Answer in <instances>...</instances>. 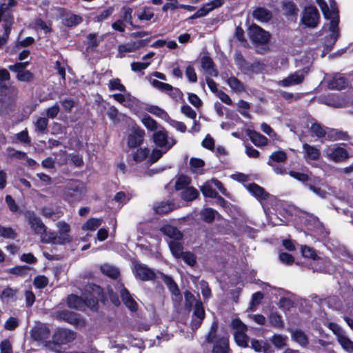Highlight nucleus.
Here are the masks:
<instances>
[{"label": "nucleus", "instance_id": "nucleus-1", "mask_svg": "<svg viewBox=\"0 0 353 353\" xmlns=\"http://www.w3.org/2000/svg\"><path fill=\"white\" fill-rule=\"evenodd\" d=\"M316 3L320 7L324 17L330 20V37L334 43L339 37V31L338 28L339 16L338 10L336 8V3L334 0H330V8H329L325 0H316Z\"/></svg>", "mask_w": 353, "mask_h": 353}, {"label": "nucleus", "instance_id": "nucleus-2", "mask_svg": "<svg viewBox=\"0 0 353 353\" xmlns=\"http://www.w3.org/2000/svg\"><path fill=\"white\" fill-rule=\"evenodd\" d=\"M88 288L92 291L90 296L85 297V299H83L77 295H70L67 299L69 307L77 310H83L85 307H94L96 305L98 296L101 292V290L99 286L96 285H90Z\"/></svg>", "mask_w": 353, "mask_h": 353}, {"label": "nucleus", "instance_id": "nucleus-3", "mask_svg": "<svg viewBox=\"0 0 353 353\" xmlns=\"http://www.w3.org/2000/svg\"><path fill=\"white\" fill-rule=\"evenodd\" d=\"M86 192L85 185L81 182H71L63 190V197L70 203L79 201Z\"/></svg>", "mask_w": 353, "mask_h": 353}, {"label": "nucleus", "instance_id": "nucleus-4", "mask_svg": "<svg viewBox=\"0 0 353 353\" xmlns=\"http://www.w3.org/2000/svg\"><path fill=\"white\" fill-rule=\"evenodd\" d=\"M60 235L58 236L54 233H49V237L42 236V242L46 243L63 244L70 243L72 237L68 234L70 231V225L64 221H59L57 223Z\"/></svg>", "mask_w": 353, "mask_h": 353}, {"label": "nucleus", "instance_id": "nucleus-5", "mask_svg": "<svg viewBox=\"0 0 353 353\" xmlns=\"http://www.w3.org/2000/svg\"><path fill=\"white\" fill-rule=\"evenodd\" d=\"M152 140L157 147L168 151L176 143V141L173 137L168 136V132L163 127H160L159 130L153 133Z\"/></svg>", "mask_w": 353, "mask_h": 353}, {"label": "nucleus", "instance_id": "nucleus-6", "mask_svg": "<svg viewBox=\"0 0 353 353\" xmlns=\"http://www.w3.org/2000/svg\"><path fill=\"white\" fill-rule=\"evenodd\" d=\"M328 327L336 335L337 341L342 348L350 353L353 352V341L346 336L345 332L341 327L334 323H330Z\"/></svg>", "mask_w": 353, "mask_h": 353}, {"label": "nucleus", "instance_id": "nucleus-7", "mask_svg": "<svg viewBox=\"0 0 353 353\" xmlns=\"http://www.w3.org/2000/svg\"><path fill=\"white\" fill-rule=\"evenodd\" d=\"M248 34L251 41L257 44L267 43L270 38L269 32L257 25H252L250 27Z\"/></svg>", "mask_w": 353, "mask_h": 353}, {"label": "nucleus", "instance_id": "nucleus-8", "mask_svg": "<svg viewBox=\"0 0 353 353\" xmlns=\"http://www.w3.org/2000/svg\"><path fill=\"white\" fill-rule=\"evenodd\" d=\"M319 13L315 6L306 7L303 12L301 18L302 23L309 28H315L319 20Z\"/></svg>", "mask_w": 353, "mask_h": 353}, {"label": "nucleus", "instance_id": "nucleus-9", "mask_svg": "<svg viewBox=\"0 0 353 353\" xmlns=\"http://www.w3.org/2000/svg\"><path fill=\"white\" fill-rule=\"evenodd\" d=\"M25 216L28 220L29 223L31 225L32 229L35 232V233L38 234H41V238L42 236H46V238L49 237V233L46 232V228L41 219L37 217L33 212L27 211L25 213Z\"/></svg>", "mask_w": 353, "mask_h": 353}, {"label": "nucleus", "instance_id": "nucleus-10", "mask_svg": "<svg viewBox=\"0 0 353 353\" xmlns=\"http://www.w3.org/2000/svg\"><path fill=\"white\" fill-rule=\"evenodd\" d=\"M133 272L135 277L142 281H150L156 277V274L153 270L140 263H134Z\"/></svg>", "mask_w": 353, "mask_h": 353}, {"label": "nucleus", "instance_id": "nucleus-11", "mask_svg": "<svg viewBox=\"0 0 353 353\" xmlns=\"http://www.w3.org/2000/svg\"><path fill=\"white\" fill-rule=\"evenodd\" d=\"M324 152L328 159L334 162L343 161L349 157L347 150L341 147H327Z\"/></svg>", "mask_w": 353, "mask_h": 353}, {"label": "nucleus", "instance_id": "nucleus-12", "mask_svg": "<svg viewBox=\"0 0 353 353\" xmlns=\"http://www.w3.org/2000/svg\"><path fill=\"white\" fill-rule=\"evenodd\" d=\"M145 132L139 127H133L128 137L127 145L130 148L140 146L143 143Z\"/></svg>", "mask_w": 353, "mask_h": 353}, {"label": "nucleus", "instance_id": "nucleus-13", "mask_svg": "<svg viewBox=\"0 0 353 353\" xmlns=\"http://www.w3.org/2000/svg\"><path fill=\"white\" fill-rule=\"evenodd\" d=\"M307 72V71L305 72L304 70L296 71L288 75L286 78L279 81L277 84L285 88L299 85L303 81Z\"/></svg>", "mask_w": 353, "mask_h": 353}, {"label": "nucleus", "instance_id": "nucleus-14", "mask_svg": "<svg viewBox=\"0 0 353 353\" xmlns=\"http://www.w3.org/2000/svg\"><path fill=\"white\" fill-rule=\"evenodd\" d=\"M224 2V0H213L205 4L202 8L199 9L190 18L191 19H194L196 18L203 17L206 16L210 12L212 11L214 9L221 7L223 5Z\"/></svg>", "mask_w": 353, "mask_h": 353}, {"label": "nucleus", "instance_id": "nucleus-15", "mask_svg": "<svg viewBox=\"0 0 353 353\" xmlns=\"http://www.w3.org/2000/svg\"><path fill=\"white\" fill-rule=\"evenodd\" d=\"M74 339V332L67 329H59L53 336V340L57 344H66L72 341Z\"/></svg>", "mask_w": 353, "mask_h": 353}, {"label": "nucleus", "instance_id": "nucleus-16", "mask_svg": "<svg viewBox=\"0 0 353 353\" xmlns=\"http://www.w3.org/2000/svg\"><path fill=\"white\" fill-rule=\"evenodd\" d=\"M31 337L37 341L46 342L50 336V330L44 324H39L31 330Z\"/></svg>", "mask_w": 353, "mask_h": 353}, {"label": "nucleus", "instance_id": "nucleus-17", "mask_svg": "<svg viewBox=\"0 0 353 353\" xmlns=\"http://www.w3.org/2000/svg\"><path fill=\"white\" fill-rule=\"evenodd\" d=\"M119 290L124 305L132 311L137 310V303L132 298L130 292L122 284H120Z\"/></svg>", "mask_w": 353, "mask_h": 353}, {"label": "nucleus", "instance_id": "nucleus-18", "mask_svg": "<svg viewBox=\"0 0 353 353\" xmlns=\"http://www.w3.org/2000/svg\"><path fill=\"white\" fill-rule=\"evenodd\" d=\"M148 43L147 40H138L136 41L129 42L119 46V52L121 57H123L122 53L124 52H133L138 49L144 47Z\"/></svg>", "mask_w": 353, "mask_h": 353}, {"label": "nucleus", "instance_id": "nucleus-19", "mask_svg": "<svg viewBox=\"0 0 353 353\" xmlns=\"http://www.w3.org/2000/svg\"><path fill=\"white\" fill-rule=\"evenodd\" d=\"M247 190L259 201L266 200L270 196V194L263 188L254 183L249 184L247 186Z\"/></svg>", "mask_w": 353, "mask_h": 353}, {"label": "nucleus", "instance_id": "nucleus-20", "mask_svg": "<svg viewBox=\"0 0 353 353\" xmlns=\"http://www.w3.org/2000/svg\"><path fill=\"white\" fill-rule=\"evenodd\" d=\"M330 89L341 90L346 87L347 82L345 78L341 74H335L331 79L327 80Z\"/></svg>", "mask_w": 353, "mask_h": 353}, {"label": "nucleus", "instance_id": "nucleus-21", "mask_svg": "<svg viewBox=\"0 0 353 353\" xmlns=\"http://www.w3.org/2000/svg\"><path fill=\"white\" fill-rule=\"evenodd\" d=\"M161 231L172 241H179L183 238V234L176 227L166 225L161 228Z\"/></svg>", "mask_w": 353, "mask_h": 353}, {"label": "nucleus", "instance_id": "nucleus-22", "mask_svg": "<svg viewBox=\"0 0 353 353\" xmlns=\"http://www.w3.org/2000/svg\"><path fill=\"white\" fill-rule=\"evenodd\" d=\"M303 149L304 150V157L306 161H316L319 159L320 151L316 147L304 143L303 145Z\"/></svg>", "mask_w": 353, "mask_h": 353}, {"label": "nucleus", "instance_id": "nucleus-23", "mask_svg": "<svg viewBox=\"0 0 353 353\" xmlns=\"http://www.w3.org/2000/svg\"><path fill=\"white\" fill-rule=\"evenodd\" d=\"M251 347L257 352L273 353L274 350L271 345L263 341L252 339Z\"/></svg>", "mask_w": 353, "mask_h": 353}, {"label": "nucleus", "instance_id": "nucleus-24", "mask_svg": "<svg viewBox=\"0 0 353 353\" xmlns=\"http://www.w3.org/2000/svg\"><path fill=\"white\" fill-rule=\"evenodd\" d=\"M252 17L260 22H268L272 19V14L268 9L259 7L253 11Z\"/></svg>", "mask_w": 353, "mask_h": 353}, {"label": "nucleus", "instance_id": "nucleus-25", "mask_svg": "<svg viewBox=\"0 0 353 353\" xmlns=\"http://www.w3.org/2000/svg\"><path fill=\"white\" fill-rule=\"evenodd\" d=\"M229 350L228 337H222L215 342L212 353H228Z\"/></svg>", "mask_w": 353, "mask_h": 353}, {"label": "nucleus", "instance_id": "nucleus-26", "mask_svg": "<svg viewBox=\"0 0 353 353\" xmlns=\"http://www.w3.org/2000/svg\"><path fill=\"white\" fill-rule=\"evenodd\" d=\"M326 136L328 139L332 141L347 140L348 139L347 132L334 128H327Z\"/></svg>", "mask_w": 353, "mask_h": 353}, {"label": "nucleus", "instance_id": "nucleus-27", "mask_svg": "<svg viewBox=\"0 0 353 353\" xmlns=\"http://www.w3.org/2000/svg\"><path fill=\"white\" fill-rule=\"evenodd\" d=\"M210 182L205 183L201 187V191L205 196L210 197V198H216L218 197L220 202L224 203V199L218 195V193L212 188Z\"/></svg>", "mask_w": 353, "mask_h": 353}, {"label": "nucleus", "instance_id": "nucleus-28", "mask_svg": "<svg viewBox=\"0 0 353 353\" xmlns=\"http://www.w3.org/2000/svg\"><path fill=\"white\" fill-rule=\"evenodd\" d=\"M15 6V0H2L0 3V21L1 20V18L11 17L10 15L7 13V11Z\"/></svg>", "mask_w": 353, "mask_h": 353}, {"label": "nucleus", "instance_id": "nucleus-29", "mask_svg": "<svg viewBox=\"0 0 353 353\" xmlns=\"http://www.w3.org/2000/svg\"><path fill=\"white\" fill-rule=\"evenodd\" d=\"M248 136L251 141L258 147L264 146L268 144V139L261 134L255 131L248 132Z\"/></svg>", "mask_w": 353, "mask_h": 353}, {"label": "nucleus", "instance_id": "nucleus-30", "mask_svg": "<svg viewBox=\"0 0 353 353\" xmlns=\"http://www.w3.org/2000/svg\"><path fill=\"white\" fill-rule=\"evenodd\" d=\"M201 67L209 75L217 76V71L214 69L213 61L209 57H203L201 59Z\"/></svg>", "mask_w": 353, "mask_h": 353}, {"label": "nucleus", "instance_id": "nucleus-31", "mask_svg": "<svg viewBox=\"0 0 353 353\" xmlns=\"http://www.w3.org/2000/svg\"><path fill=\"white\" fill-rule=\"evenodd\" d=\"M288 338L286 335L280 334H274L272 336L270 341L272 345L277 349H282L287 346Z\"/></svg>", "mask_w": 353, "mask_h": 353}, {"label": "nucleus", "instance_id": "nucleus-32", "mask_svg": "<svg viewBox=\"0 0 353 353\" xmlns=\"http://www.w3.org/2000/svg\"><path fill=\"white\" fill-rule=\"evenodd\" d=\"M291 336L294 341L297 342L301 346H306L308 343L307 337L302 330H292Z\"/></svg>", "mask_w": 353, "mask_h": 353}, {"label": "nucleus", "instance_id": "nucleus-33", "mask_svg": "<svg viewBox=\"0 0 353 353\" xmlns=\"http://www.w3.org/2000/svg\"><path fill=\"white\" fill-rule=\"evenodd\" d=\"M169 248L172 255L176 259L181 258V256L184 252H183V247L181 243L179 241H170L168 242Z\"/></svg>", "mask_w": 353, "mask_h": 353}, {"label": "nucleus", "instance_id": "nucleus-34", "mask_svg": "<svg viewBox=\"0 0 353 353\" xmlns=\"http://www.w3.org/2000/svg\"><path fill=\"white\" fill-rule=\"evenodd\" d=\"M141 122L148 130L153 131L154 132L159 130L160 127H161L155 120L147 114L142 117Z\"/></svg>", "mask_w": 353, "mask_h": 353}, {"label": "nucleus", "instance_id": "nucleus-35", "mask_svg": "<svg viewBox=\"0 0 353 353\" xmlns=\"http://www.w3.org/2000/svg\"><path fill=\"white\" fill-rule=\"evenodd\" d=\"M150 152V150L148 148H140L133 153V160L139 163L145 160L147 158L149 159Z\"/></svg>", "mask_w": 353, "mask_h": 353}, {"label": "nucleus", "instance_id": "nucleus-36", "mask_svg": "<svg viewBox=\"0 0 353 353\" xmlns=\"http://www.w3.org/2000/svg\"><path fill=\"white\" fill-rule=\"evenodd\" d=\"M17 73L16 78L19 81L30 83L34 79V74L30 70L12 71Z\"/></svg>", "mask_w": 353, "mask_h": 353}, {"label": "nucleus", "instance_id": "nucleus-37", "mask_svg": "<svg viewBox=\"0 0 353 353\" xmlns=\"http://www.w3.org/2000/svg\"><path fill=\"white\" fill-rule=\"evenodd\" d=\"M269 321L270 325L275 328L282 329L284 327V322L282 319V316L277 312H272L270 314Z\"/></svg>", "mask_w": 353, "mask_h": 353}, {"label": "nucleus", "instance_id": "nucleus-38", "mask_svg": "<svg viewBox=\"0 0 353 353\" xmlns=\"http://www.w3.org/2000/svg\"><path fill=\"white\" fill-rule=\"evenodd\" d=\"M286 159L287 155L284 151H276L270 156L268 164L270 166H273L272 162L282 163L284 162Z\"/></svg>", "mask_w": 353, "mask_h": 353}, {"label": "nucleus", "instance_id": "nucleus-39", "mask_svg": "<svg viewBox=\"0 0 353 353\" xmlns=\"http://www.w3.org/2000/svg\"><path fill=\"white\" fill-rule=\"evenodd\" d=\"M101 219L91 218L88 219L83 225V230H91L94 231L97 230L102 223Z\"/></svg>", "mask_w": 353, "mask_h": 353}, {"label": "nucleus", "instance_id": "nucleus-40", "mask_svg": "<svg viewBox=\"0 0 353 353\" xmlns=\"http://www.w3.org/2000/svg\"><path fill=\"white\" fill-rule=\"evenodd\" d=\"M174 209V205L168 202L164 203L161 202L158 203L154 207V210L157 214H167L171 211H172Z\"/></svg>", "mask_w": 353, "mask_h": 353}, {"label": "nucleus", "instance_id": "nucleus-41", "mask_svg": "<svg viewBox=\"0 0 353 353\" xmlns=\"http://www.w3.org/2000/svg\"><path fill=\"white\" fill-rule=\"evenodd\" d=\"M100 269L103 274L112 279H116L119 274V272L117 268L108 264L101 265Z\"/></svg>", "mask_w": 353, "mask_h": 353}, {"label": "nucleus", "instance_id": "nucleus-42", "mask_svg": "<svg viewBox=\"0 0 353 353\" xmlns=\"http://www.w3.org/2000/svg\"><path fill=\"white\" fill-rule=\"evenodd\" d=\"M163 281L168 286V288H169L170 291L172 294H174V296L179 295L180 291L176 283L174 282L172 278L166 275H163Z\"/></svg>", "mask_w": 353, "mask_h": 353}, {"label": "nucleus", "instance_id": "nucleus-43", "mask_svg": "<svg viewBox=\"0 0 353 353\" xmlns=\"http://www.w3.org/2000/svg\"><path fill=\"white\" fill-rule=\"evenodd\" d=\"M63 21L65 26L72 27L79 24L82 21V18L79 15L70 13L65 16Z\"/></svg>", "mask_w": 353, "mask_h": 353}, {"label": "nucleus", "instance_id": "nucleus-44", "mask_svg": "<svg viewBox=\"0 0 353 353\" xmlns=\"http://www.w3.org/2000/svg\"><path fill=\"white\" fill-rule=\"evenodd\" d=\"M234 337L238 345L243 347L248 346L249 337L245 334V332H234Z\"/></svg>", "mask_w": 353, "mask_h": 353}, {"label": "nucleus", "instance_id": "nucleus-45", "mask_svg": "<svg viewBox=\"0 0 353 353\" xmlns=\"http://www.w3.org/2000/svg\"><path fill=\"white\" fill-rule=\"evenodd\" d=\"M199 195L198 191L192 187H187L181 192V197L185 201H192Z\"/></svg>", "mask_w": 353, "mask_h": 353}, {"label": "nucleus", "instance_id": "nucleus-46", "mask_svg": "<svg viewBox=\"0 0 353 353\" xmlns=\"http://www.w3.org/2000/svg\"><path fill=\"white\" fill-rule=\"evenodd\" d=\"M168 151V150L160 148L153 149L150 152L148 161L150 163L157 162Z\"/></svg>", "mask_w": 353, "mask_h": 353}, {"label": "nucleus", "instance_id": "nucleus-47", "mask_svg": "<svg viewBox=\"0 0 353 353\" xmlns=\"http://www.w3.org/2000/svg\"><path fill=\"white\" fill-rule=\"evenodd\" d=\"M146 110L156 115L161 119H163L165 120H168L169 119V116L167 114V112L163 110V109L159 108L158 106L154 105H150L146 108Z\"/></svg>", "mask_w": 353, "mask_h": 353}, {"label": "nucleus", "instance_id": "nucleus-48", "mask_svg": "<svg viewBox=\"0 0 353 353\" xmlns=\"http://www.w3.org/2000/svg\"><path fill=\"white\" fill-rule=\"evenodd\" d=\"M310 132L319 138L323 137L327 134V128L324 129L321 125L314 122L310 127Z\"/></svg>", "mask_w": 353, "mask_h": 353}, {"label": "nucleus", "instance_id": "nucleus-49", "mask_svg": "<svg viewBox=\"0 0 353 353\" xmlns=\"http://www.w3.org/2000/svg\"><path fill=\"white\" fill-rule=\"evenodd\" d=\"M154 87L159 89L161 91L168 92L169 91L174 90L176 92H179V90L178 89L174 88L171 85L161 82L159 80H153L152 82Z\"/></svg>", "mask_w": 353, "mask_h": 353}, {"label": "nucleus", "instance_id": "nucleus-50", "mask_svg": "<svg viewBox=\"0 0 353 353\" xmlns=\"http://www.w3.org/2000/svg\"><path fill=\"white\" fill-rule=\"evenodd\" d=\"M228 85L235 92H242L244 90L243 83L236 77H230L227 80Z\"/></svg>", "mask_w": 353, "mask_h": 353}, {"label": "nucleus", "instance_id": "nucleus-51", "mask_svg": "<svg viewBox=\"0 0 353 353\" xmlns=\"http://www.w3.org/2000/svg\"><path fill=\"white\" fill-rule=\"evenodd\" d=\"M48 125V118L46 117H40L37 119V120L34 123L36 130L42 134L46 133Z\"/></svg>", "mask_w": 353, "mask_h": 353}, {"label": "nucleus", "instance_id": "nucleus-52", "mask_svg": "<svg viewBox=\"0 0 353 353\" xmlns=\"http://www.w3.org/2000/svg\"><path fill=\"white\" fill-rule=\"evenodd\" d=\"M216 214V211H215L212 208L204 209L201 212L202 219L207 223L212 222L215 219V216Z\"/></svg>", "mask_w": 353, "mask_h": 353}, {"label": "nucleus", "instance_id": "nucleus-53", "mask_svg": "<svg viewBox=\"0 0 353 353\" xmlns=\"http://www.w3.org/2000/svg\"><path fill=\"white\" fill-rule=\"evenodd\" d=\"M190 183V179L184 175H181L176 181L175 188L177 190H184Z\"/></svg>", "mask_w": 353, "mask_h": 353}, {"label": "nucleus", "instance_id": "nucleus-54", "mask_svg": "<svg viewBox=\"0 0 353 353\" xmlns=\"http://www.w3.org/2000/svg\"><path fill=\"white\" fill-rule=\"evenodd\" d=\"M137 16L140 20L149 21L154 17L152 8H144L141 12L137 13Z\"/></svg>", "mask_w": 353, "mask_h": 353}, {"label": "nucleus", "instance_id": "nucleus-55", "mask_svg": "<svg viewBox=\"0 0 353 353\" xmlns=\"http://www.w3.org/2000/svg\"><path fill=\"white\" fill-rule=\"evenodd\" d=\"M130 94L125 93V94L120 93H115L112 95V97L119 102L121 104H123L125 106H127V103L131 101L130 100Z\"/></svg>", "mask_w": 353, "mask_h": 353}, {"label": "nucleus", "instance_id": "nucleus-56", "mask_svg": "<svg viewBox=\"0 0 353 353\" xmlns=\"http://www.w3.org/2000/svg\"><path fill=\"white\" fill-rule=\"evenodd\" d=\"M190 164L192 171L194 173H198L199 172V170L204 166L205 163L201 159L191 158L190 160Z\"/></svg>", "mask_w": 353, "mask_h": 353}, {"label": "nucleus", "instance_id": "nucleus-57", "mask_svg": "<svg viewBox=\"0 0 353 353\" xmlns=\"http://www.w3.org/2000/svg\"><path fill=\"white\" fill-rule=\"evenodd\" d=\"M88 39V48H94L97 47L102 38H99L94 33H90L87 36Z\"/></svg>", "mask_w": 353, "mask_h": 353}, {"label": "nucleus", "instance_id": "nucleus-58", "mask_svg": "<svg viewBox=\"0 0 353 353\" xmlns=\"http://www.w3.org/2000/svg\"><path fill=\"white\" fill-rule=\"evenodd\" d=\"M108 88L110 90H119L125 92V86L121 83L119 79H112L109 81Z\"/></svg>", "mask_w": 353, "mask_h": 353}, {"label": "nucleus", "instance_id": "nucleus-59", "mask_svg": "<svg viewBox=\"0 0 353 353\" xmlns=\"http://www.w3.org/2000/svg\"><path fill=\"white\" fill-rule=\"evenodd\" d=\"M301 253L304 257L310 258L313 260H316L319 259L315 250L312 248L307 247V245L301 246Z\"/></svg>", "mask_w": 353, "mask_h": 353}, {"label": "nucleus", "instance_id": "nucleus-60", "mask_svg": "<svg viewBox=\"0 0 353 353\" xmlns=\"http://www.w3.org/2000/svg\"><path fill=\"white\" fill-rule=\"evenodd\" d=\"M0 236L7 239H14L16 232L10 227H2L0 225Z\"/></svg>", "mask_w": 353, "mask_h": 353}, {"label": "nucleus", "instance_id": "nucleus-61", "mask_svg": "<svg viewBox=\"0 0 353 353\" xmlns=\"http://www.w3.org/2000/svg\"><path fill=\"white\" fill-rule=\"evenodd\" d=\"M7 156L9 158H15L19 159H23L26 157V153L19 150H16L12 148L8 147L6 149Z\"/></svg>", "mask_w": 353, "mask_h": 353}, {"label": "nucleus", "instance_id": "nucleus-62", "mask_svg": "<svg viewBox=\"0 0 353 353\" xmlns=\"http://www.w3.org/2000/svg\"><path fill=\"white\" fill-rule=\"evenodd\" d=\"M194 315L195 318L203 320L205 317V310L203 309L202 303L196 301L194 305Z\"/></svg>", "mask_w": 353, "mask_h": 353}, {"label": "nucleus", "instance_id": "nucleus-63", "mask_svg": "<svg viewBox=\"0 0 353 353\" xmlns=\"http://www.w3.org/2000/svg\"><path fill=\"white\" fill-rule=\"evenodd\" d=\"M167 121L169 124L175 128L177 131L181 132H185L186 131V126L183 122L172 119L170 117Z\"/></svg>", "mask_w": 353, "mask_h": 353}, {"label": "nucleus", "instance_id": "nucleus-64", "mask_svg": "<svg viewBox=\"0 0 353 353\" xmlns=\"http://www.w3.org/2000/svg\"><path fill=\"white\" fill-rule=\"evenodd\" d=\"M181 257L190 266H193L196 263V256L192 252H183Z\"/></svg>", "mask_w": 353, "mask_h": 353}]
</instances>
